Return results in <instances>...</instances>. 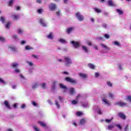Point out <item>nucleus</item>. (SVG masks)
<instances>
[{
	"label": "nucleus",
	"mask_w": 131,
	"mask_h": 131,
	"mask_svg": "<svg viewBox=\"0 0 131 131\" xmlns=\"http://www.w3.org/2000/svg\"><path fill=\"white\" fill-rule=\"evenodd\" d=\"M64 62L66 66H70L72 64V60L71 58L69 56H65L64 58Z\"/></svg>",
	"instance_id": "1"
},
{
	"label": "nucleus",
	"mask_w": 131,
	"mask_h": 131,
	"mask_svg": "<svg viewBox=\"0 0 131 131\" xmlns=\"http://www.w3.org/2000/svg\"><path fill=\"white\" fill-rule=\"evenodd\" d=\"M64 102V98L61 96H58L57 99L55 101V105L57 108H60V103Z\"/></svg>",
	"instance_id": "2"
},
{
	"label": "nucleus",
	"mask_w": 131,
	"mask_h": 131,
	"mask_svg": "<svg viewBox=\"0 0 131 131\" xmlns=\"http://www.w3.org/2000/svg\"><path fill=\"white\" fill-rule=\"evenodd\" d=\"M71 43L73 47L75 48V49H79V47H80V43H79V42L71 41Z\"/></svg>",
	"instance_id": "3"
},
{
	"label": "nucleus",
	"mask_w": 131,
	"mask_h": 131,
	"mask_svg": "<svg viewBox=\"0 0 131 131\" xmlns=\"http://www.w3.org/2000/svg\"><path fill=\"white\" fill-rule=\"evenodd\" d=\"M65 80L68 82H71V83H73L74 84H76V83H77V81H76V80H74V79L70 77H66Z\"/></svg>",
	"instance_id": "4"
},
{
	"label": "nucleus",
	"mask_w": 131,
	"mask_h": 131,
	"mask_svg": "<svg viewBox=\"0 0 131 131\" xmlns=\"http://www.w3.org/2000/svg\"><path fill=\"white\" fill-rule=\"evenodd\" d=\"M39 23L40 24L41 26H42V27H48V24L46 22V21L43 19H40Z\"/></svg>",
	"instance_id": "5"
},
{
	"label": "nucleus",
	"mask_w": 131,
	"mask_h": 131,
	"mask_svg": "<svg viewBox=\"0 0 131 131\" xmlns=\"http://www.w3.org/2000/svg\"><path fill=\"white\" fill-rule=\"evenodd\" d=\"M49 8L50 11H54L57 9V5L55 4L51 3L50 4Z\"/></svg>",
	"instance_id": "6"
},
{
	"label": "nucleus",
	"mask_w": 131,
	"mask_h": 131,
	"mask_svg": "<svg viewBox=\"0 0 131 131\" xmlns=\"http://www.w3.org/2000/svg\"><path fill=\"white\" fill-rule=\"evenodd\" d=\"M94 110H95L96 112L98 113V114H100V115L103 114V111H102L101 109H100V107L98 106H95L94 107Z\"/></svg>",
	"instance_id": "7"
},
{
	"label": "nucleus",
	"mask_w": 131,
	"mask_h": 131,
	"mask_svg": "<svg viewBox=\"0 0 131 131\" xmlns=\"http://www.w3.org/2000/svg\"><path fill=\"white\" fill-rule=\"evenodd\" d=\"M116 105H118L121 107H126V106H127V103L123 102V101H118L116 103Z\"/></svg>",
	"instance_id": "8"
},
{
	"label": "nucleus",
	"mask_w": 131,
	"mask_h": 131,
	"mask_svg": "<svg viewBox=\"0 0 131 131\" xmlns=\"http://www.w3.org/2000/svg\"><path fill=\"white\" fill-rule=\"evenodd\" d=\"M69 93L70 95H71L72 96H74L75 94H76V92L75 91V89L73 88H71L69 89Z\"/></svg>",
	"instance_id": "9"
},
{
	"label": "nucleus",
	"mask_w": 131,
	"mask_h": 131,
	"mask_svg": "<svg viewBox=\"0 0 131 131\" xmlns=\"http://www.w3.org/2000/svg\"><path fill=\"white\" fill-rule=\"evenodd\" d=\"M102 102L103 104H104V105H106V106H110V105H111V101H108L106 98L102 99Z\"/></svg>",
	"instance_id": "10"
},
{
	"label": "nucleus",
	"mask_w": 131,
	"mask_h": 131,
	"mask_svg": "<svg viewBox=\"0 0 131 131\" xmlns=\"http://www.w3.org/2000/svg\"><path fill=\"white\" fill-rule=\"evenodd\" d=\"M59 85L60 88L63 90V92H64V93H67V92H68V88L66 87V86L63 85L62 84H60Z\"/></svg>",
	"instance_id": "11"
},
{
	"label": "nucleus",
	"mask_w": 131,
	"mask_h": 131,
	"mask_svg": "<svg viewBox=\"0 0 131 131\" xmlns=\"http://www.w3.org/2000/svg\"><path fill=\"white\" fill-rule=\"evenodd\" d=\"M79 76L82 78L83 79H85V78H88V75L84 73H80L79 74Z\"/></svg>",
	"instance_id": "12"
},
{
	"label": "nucleus",
	"mask_w": 131,
	"mask_h": 131,
	"mask_svg": "<svg viewBox=\"0 0 131 131\" xmlns=\"http://www.w3.org/2000/svg\"><path fill=\"white\" fill-rule=\"evenodd\" d=\"M57 83H58V82L57 81H54L53 82L51 88L52 91H54L55 89H56V85H57Z\"/></svg>",
	"instance_id": "13"
},
{
	"label": "nucleus",
	"mask_w": 131,
	"mask_h": 131,
	"mask_svg": "<svg viewBox=\"0 0 131 131\" xmlns=\"http://www.w3.org/2000/svg\"><path fill=\"white\" fill-rule=\"evenodd\" d=\"M8 49H9V50H11V51H13L14 52H16L17 51V48L13 46H8Z\"/></svg>",
	"instance_id": "14"
},
{
	"label": "nucleus",
	"mask_w": 131,
	"mask_h": 131,
	"mask_svg": "<svg viewBox=\"0 0 131 131\" xmlns=\"http://www.w3.org/2000/svg\"><path fill=\"white\" fill-rule=\"evenodd\" d=\"M47 37L49 39H54V34L51 32L48 35H47Z\"/></svg>",
	"instance_id": "15"
},
{
	"label": "nucleus",
	"mask_w": 131,
	"mask_h": 131,
	"mask_svg": "<svg viewBox=\"0 0 131 131\" xmlns=\"http://www.w3.org/2000/svg\"><path fill=\"white\" fill-rule=\"evenodd\" d=\"M113 45L114 46H116V47H121V43H120V42H118L117 41H114L113 42Z\"/></svg>",
	"instance_id": "16"
},
{
	"label": "nucleus",
	"mask_w": 131,
	"mask_h": 131,
	"mask_svg": "<svg viewBox=\"0 0 131 131\" xmlns=\"http://www.w3.org/2000/svg\"><path fill=\"white\" fill-rule=\"evenodd\" d=\"M118 115L122 119H125V115L123 113H119Z\"/></svg>",
	"instance_id": "17"
},
{
	"label": "nucleus",
	"mask_w": 131,
	"mask_h": 131,
	"mask_svg": "<svg viewBox=\"0 0 131 131\" xmlns=\"http://www.w3.org/2000/svg\"><path fill=\"white\" fill-rule=\"evenodd\" d=\"M38 123L40 124L41 126H42V127H47V124L42 121H39Z\"/></svg>",
	"instance_id": "18"
},
{
	"label": "nucleus",
	"mask_w": 131,
	"mask_h": 131,
	"mask_svg": "<svg viewBox=\"0 0 131 131\" xmlns=\"http://www.w3.org/2000/svg\"><path fill=\"white\" fill-rule=\"evenodd\" d=\"M19 66V64L17 62H13L11 64V67L12 68H17Z\"/></svg>",
	"instance_id": "19"
},
{
	"label": "nucleus",
	"mask_w": 131,
	"mask_h": 131,
	"mask_svg": "<svg viewBox=\"0 0 131 131\" xmlns=\"http://www.w3.org/2000/svg\"><path fill=\"white\" fill-rule=\"evenodd\" d=\"M38 86V83H34L32 85V88L33 90H35V89H37Z\"/></svg>",
	"instance_id": "20"
},
{
	"label": "nucleus",
	"mask_w": 131,
	"mask_h": 131,
	"mask_svg": "<svg viewBox=\"0 0 131 131\" xmlns=\"http://www.w3.org/2000/svg\"><path fill=\"white\" fill-rule=\"evenodd\" d=\"M58 40L61 43H66V42H67V41H66V40L63 38H59Z\"/></svg>",
	"instance_id": "21"
},
{
	"label": "nucleus",
	"mask_w": 131,
	"mask_h": 131,
	"mask_svg": "<svg viewBox=\"0 0 131 131\" xmlns=\"http://www.w3.org/2000/svg\"><path fill=\"white\" fill-rule=\"evenodd\" d=\"M94 10L96 13H97L98 14H100V13L102 12V10L99 8H94Z\"/></svg>",
	"instance_id": "22"
},
{
	"label": "nucleus",
	"mask_w": 131,
	"mask_h": 131,
	"mask_svg": "<svg viewBox=\"0 0 131 131\" xmlns=\"http://www.w3.org/2000/svg\"><path fill=\"white\" fill-rule=\"evenodd\" d=\"M74 28H69L68 29H67V33H68L69 34L70 33H71V32H72V31H73Z\"/></svg>",
	"instance_id": "23"
},
{
	"label": "nucleus",
	"mask_w": 131,
	"mask_h": 131,
	"mask_svg": "<svg viewBox=\"0 0 131 131\" xmlns=\"http://www.w3.org/2000/svg\"><path fill=\"white\" fill-rule=\"evenodd\" d=\"M82 49L85 53H88V52H89V49L86 46H82Z\"/></svg>",
	"instance_id": "24"
},
{
	"label": "nucleus",
	"mask_w": 131,
	"mask_h": 131,
	"mask_svg": "<svg viewBox=\"0 0 131 131\" xmlns=\"http://www.w3.org/2000/svg\"><path fill=\"white\" fill-rule=\"evenodd\" d=\"M4 104H5L6 107H7V108L8 109H11V107L10 106V104H9V102H8L7 101H5L4 102Z\"/></svg>",
	"instance_id": "25"
},
{
	"label": "nucleus",
	"mask_w": 131,
	"mask_h": 131,
	"mask_svg": "<svg viewBox=\"0 0 131 131\" xmlns=\"http://www.w3.org/2000/svg\"><path fill=\"white\" fill-rule=\"evenodd\" d=\"M24 32V30H23V29H18L17 30V33L18 34L22 35L23 34Z\"/></svg>",
	"instance_id": "26"
},
{
	"label": "nucleus",
	"mask_w": 131,
	"mask_h": 131,
	"mask_svg": "<svg viewBox=\"0 0 131 131\" xmlns=\"http://www.w3.org/2000/svg\"><path fill=\"white\" fill-rule=\"evenodd\" d=\"M0 83L3 85H6V84H7V82L5 81L2 78H0Z\"/></svg>",
	"instance_id": "27"
},
{
	"label": "nucleus",
	"mask_w": 131,
	"mask_h": 131,
	"mask_svg": "<svg viewBox=\"0 0 131 131\" xmlns=\"http://www.w3.org/2000/svg\"><path fill=\"white\" fill-rule=\"evenodd\" d=\"M88 67L91 68V69H95V68H96V66L92 63L88 64Z\"/></svg>",
	"instance_id": "28"
},
{
	"label": "nucleus",
	"mask_w": 131,
	"mask_h": 131,
	"mask_svg": "<svg viewBox=\"0 0 131 131\" xmlns=\"http://www.w3.org/2000/svg\"><path fill=\"white\" fill-rule=\"evenodd\" d=\"M107 4L109 6H112V7H115V5L113 4V1L110 0L108 1Z\"/></svg>",
	"instance_id": "29"
},
{
	"label": "nucleus",
	"mask_w": 131,
	"mask_h": 131,
	"mask_svg": "<svg viewBox=\"0 0 131 131\" xmlns=\"http://www.w3.org/2000/svg\"><path fill=\"white\" fill-rule=\"evenodd\" d=\"M25 50L26 51H30V50H33V48L30 46H26L25 47Z\"/></svg>",
	"instance_id": "30"
},
{
	"label": "nucleus",
	"mask_w": 131,
	"mask_h": 131,
	"mask_svg": "<svg viewBox=\"0 0 131 131\" xmlns=\"http://www.w3.org/2000/svg\"><path fill=\"white\" fill-rule=\"evenodd\" d=\"M126 101H127L128 102H129L130 103H131V96L130 95H128L126 97Z\"/></svg>",
	"instance_id": "31"
},
{
	"label": "nucleus",
	"mask_w": 131,
	"mask_h": 131,
	"mask_svg": "<svg viewBox=\"0 0 131 131\" xmlns=\"http://www.w3.org/2000/svg\"><path fill=\"white\" fill-rule=\"evenodd\" d=\"M118 67L120 70H122V69H123V64H122V63H119Z\"/></svg>",
	"instance_id": "32"
},
{
	"label": "nucleus",
	"mask_w": 131,
	"mask_h": 131,
	"mask_svg": "<svg viewBox=\"0 0 131 131\" xmlns=\"http://www.w3.org/2000/svg\"><path fill=\"white\" fill-rule=\"evenodd\" d=\"M15 0H10L9 2L8 6L9 7H12L13 6V4H14V2Z\"/></svg>",
	"instance_id": "33"
},
{
	"label": "nucleus",
	"mask_w": 131,
	"mask_h": 131,
	"mask_svg": "<svg viewBox=\"0 0 131 131\" xmlns=\"http://www.w3.org/2000/svg\"><path fill=\"white\" fill-rule=\"evenodd\" d=\"M86 120L85 119H82L80 121V124H83L85 123Z\"/></svg>",
	"instance_id": "34"
},
{
	"label": "nucleus",
	"mask_w": 131,
	"mask_h": 131,
	"mask_svg": "<svg viewBox=\"0 0 131 131\" xmlns=\"http://www.w3.org/2000/svg\"><path fill=\"white\" fill-rule=\"evenodd\" d=\"M100 46H101V47L104 49H105V50H110V49L104 44H100Z\"/></svg>",
	"instance_id": "35"
},
{
	"label": "nucleus",
	"mask_w": 131,
	"mask_h": 131,
	"mask_svg": "<svg viewBox=\"0 0 131 131\" xmlns=\"http://www.w3.org/2000/svg\"><path fill=\"white\" fill-rule=\"evenodd\" d=\"M37 12L38 14H42V12H43V9H42V8L38 9Z\"/></svg>",
	"instance_id": "36"
},
{
	"label": "nucleus",
	"mask_w": 131,
	"mask_h": 131,
	"mask_svg": "<svg viewBox=\"0 0 131 131\" xmlns=\"http://www.w3.org/2000/svg\"><path fill=\"white\" fill-rule=\"evenodd\" d=\"M113 127H114V124H111L107 126V129H108L109 130H110V129H112V128H113Z\"/></svg>",
	"instance_id": "37"
},
{
	"label": "nucleus",
	"mask_w": 131,
	"mask_h": 131,
	"mask_svg": "<svg viewBox=\"0 0 131 131\" xmlns=\"http://www.w3.org/2000/svg\"><path fill=\"white\" fill-rule=\"evenodd\" d=\"M19 77L21 80H26V78H25V77H24V76H23V75H22L21 74L19 75Z\"/></svg>",
	"instance_id": "38"
},
{
	"label": "nucleus",
	"mask_w": 131,
	"mask_h": 131,
	"mask_svg": "<svg viewBox=\"0 0 131 131\" xmlns=\"http://www.w3.org/2000/svg\"><path fill=\"white\" fill-rule=\"evenodd\" d=\"M117 12L119 14V15H122L123 14V11L120 9H117Z\"/></svg>",
	"instance_id": "39"
},
{
	"label": "nucleus",
	"mask_w": 131,
	"mask_h": 131,
	"mask_svg": "<svg viewBox=\"0 0 131 131\" xmlns=\"http://www.w3.org/2000/svg\"><path fill=\"white\" fill-rule=\"evenodd\" d=\"M0 41L2 42H5V41H6V38L3 36H0Z\"/></svg>",
	"instance_id": "40"
},
{
	"label": "nucleus",
	"mask_w": 131,
	"mask_h": 131,
	"mask_svg": "<svg viewBox=\"0 0 131 131\" xmlns=\"http://www.w3.org/2000/svg\"><path fill=\"white\" fill-rule=\"evenodd\" d=\"M11 26V23L8 22L6 25L5 28H7V29H9L10 28V27Z\"/></svg>",
	"instance_id": "41"
},
{
	"label": "nucleus",
	"mask_w": 131,
	"mask_h": 131,
	"mask_svg": "<svg viewBox=\"0 0 131 131\" xmlns=\"http://www.w3.org/2000/svg\"><path fill=\"white\" fill-rule=\"evenodd\" d=\"M83 107H87L90 106V104L88 102H85L84 103H83L82 104Z\"/></svg>",
	"instance_id": "42"
},
{
	"label": "nucleus",
	"mask_w": 131,
	"mask_h": 131,
	"mask_svg": "<svg viewBox=\"0 0 131 131\" xmlns=\"http://www.w3.org/2000/svg\"><path fill=\"white\" fill-rule=\"evenodd\" d=\"M113 120V118H111L110 119H106L105 122L106 123H110Z\"/></svg>",
	"instance_id": "43"
},
{
	"label": "nucleus",
	"mask_w": 131,
	"mask_h": 131,
	"mask_svg": "<svg viewBox=\"0 0 131 131\" xmlns=\"http://www.w3.org/2000/svg\"><path fill=\"white\" fill-rule=\"evenodd\" d=\"M0 20H1V22H2V23H5L6 22V18H5L4 17H1Z\"/></svg>",
	"instance_id": "44"
},
{
	"label": "nucleus",
	"mask_w": 131,
	"mask_h": 131,
	"mask_svg": "<svg viewBox=\"0 0 131 131\" xmlns=\"http://www.w3.org/2000/svg\"><path fill=\"white\" fill-rule=\"evenodd\" d=\"M77 20H78V21H83L84 18H83V17H77Z\"/></svg>",
	"instance_id": "45"
},
{
	"label": "nucleus",
	"mask_w": 131,
	"mask_h": 131,
	"mask_svg": "<svg viewBox=\"0 0 131 131\" xmlns=\"http://www.w3.org/2000/svg\"><path fill=\"white\" fill-rule=\"evenodd\" d=\"M107 84L108 86H110V88H112V86H113V84H112V83L110 81H108L107 82Z\"/></svg>",
	"instance_id": "46"
},
{
	"label": "nucleus",
	"mask_w": 131,
	"mask_h": 131,
	"mask_svg": "<svg viewBox=\"0 0 131 131\" xmlns=\"http://www.w3.org/2000/svg\"><path fill=\"white\" fill-rule=\"evenodd\" d=\"M116 126L118 127L120 129V130H121L122 129V127H121V125L120 124H116Z\"/></svg>",
	"instance_id": "47"
},
{
	"label": "nucleus",
	"mask_w": 131,
	"mask_h": 131,
	"mask_svg": "<svg viewBox=\"0 0 131 131\" xmlns=\"http://www.w3.org/2000/svg\"><path fill=\"white\" fill-rule=\"evenodd\" d=\"M27 63L28 64L29 66L32 67L33 66V62L32 61H27Z\"/></svg>",
	"instance_id": "48"
},
{
	"label": "nucleus",
	"mask_w": 131,
	"mask_h": 131,
	"mask_svg": "<svg viewBox=\"0 0 131 131\" xmlns=\"http://www.w3.org/2000/svg\"><path fill=\"white\" fill-rule=\"evenodd\" d=\"M82 114H83V113L81 112H78L76 113L77 116H81Z\"/></svg>",
	"instance_id": "49"
},
{
	"label": "nucleus",
	"mask_w": 131,
	"mask_h": 131,
	"mask_svg": "<svg viewBox=\"0 0 131 131\" xmlns=\"http://www.w3.org/2000/svg\"><path fill=\"white\" fill-rule=\"evenodd\" d=\"M33 129H34V130L35 131H41L37 126H33Z\"/></svg>",
	"instance_id": "50"
},
{
	"label": "nucleus",
	"mask_w": 131,
	"mask_h": 131,
	"mask_svg": "<svg viewBox=\"0 0 131 131\" xmlns=\"http://www.w3.org/2000/svg\"><path fill=\"white\" fill-rule=\"evenodd\" d=\"M108 96H109L110 98H111L112 99L114 98V95H113V94H112L111 93H110L108 94Z\"/></svg>",
	"instance_id": "51"
},
{
	"label": "nucleus",
	"mask_w": 131,
	"mask_h": 131,
	"mask_svg": "<svg viewBox=\"0 0 131 131\" xmlns=\"http://www.w3.org/2000/svg\"><path fill=\"white\" fill-rule=\"evenodd\" d=\"M105 38H106V39H108V38H110V36L108 34H105L104 35Z\"/></svg>",
	"instance_id": "52"
},
{
	"label": "nucleus",
	"mask_w": 131,
	"mask_h": 131,
	"mask_svg": "<svg viewBox=\"0 0 131 131\" xmlns=\"http://www.w3.org/2000/svg\"><path fill=\"white\" fill-rule=\"evenodd\" d=\"M76 17H82V16L80 14V13L77 12L76 14Z\"/></svg>",
	"instance_id": "53"
},
{
	"label": "nucleus",
	"mask_w": 131,
	"mask_h": 131,
	"mask_svg": "<svg viewBox=\"0 0 131 131\" xmlns=\"http://www.w3.org/2000/svg\"><path fill=\"white\" fill-rule=\"evenodd\" d=\"M16 11H20V10H21V7H20V6H16L15 7Z\"/></svg>",
	"instance_id": "54"
},
{
	"label": "nucleus",
	"mask_w": 131,
	"mask_h": 131,
	"mask_svg": "<svg viewBox=\"0 0 131 131\" xmlns=\"http://www.w3.org/2000/svg\"><path fill=\"white\" fill-rule=\"evenodd\" d=\"M32 57H33V58H34V59H38V56L35 54H32Z\"/></svg>",
	"instance_id": "55"
},
{
	"label": "nucleus",
	"mask_w": 131,
	"mask_h": 131,
	"mask_svg": "<svg viewBox=\"0 0 131 131\" xmlns=\"http://www.w3.org/2000/svg\"><path fill=\"white\" fill-rule=\"evenodd\" d=\"M32 104L35 107H36V106H37V103L35 102V101H32Z\"/></svg>",
	"instance_id": "56"
},
{
	"label": "nucleus",
	"mask_w": 131,
	"mask_h": 131,
	"mask_svg": "<svg viewBox=\"0 0 131 131\" xmlns=\"http://www.w3.org/2000/svg\"><path fill=\"white\" fill-rule=\"evenodd\" d=\"M41 86H42V88H43V89H47V85H46V83H42Z\"/></svg>",
	"instance_id": "57"
},
{
	"label": "nucleus",
	"mask_w": 131,
	"mask_h": 131,
	"mask_svg": "<svg viewBox=\"0 0 131 131\" xmlns=\"http://www.w3.org/2000/svg\"><path fill=\"white\" fill-rule=\"evenodd\" d=\"M72 104H73V105H76V104H77V101H76V100H73L72 101Z\"/></svg>",
	"instance_id": "58"
},
{
	"label": "nucleus",
	"mask_w": 131,
	"mask_h": 131,
	"mask_svg": "<svg viewBox=\"0 0 131 131\" xmlns=\"http://www.w3.org/2000/svg\"><path fill=\"white\" fill-rule=\"evenodd\" d=\"M125 131H128V124H127L124 128Z\"/></svg>",
	"instance_id": "59"
},
{
	"label": "nucleus",
	"mask_w": 131,
	"mask_h": 131,
	"mask_svg": "<svg viewBox=\"0 0 131 131\" xmlns=\"http://www.w3.org/2000/svg\"><path fill=\"white\" fill-rule=\"evenodd\" d=\"M14 72H15V73H20V70L16 69L15 70Z\"/></svg>",
	"instance_id": "60"
},
{
	"label": "nucleus",
	"mask_w": 131,
	"mask_h": 131,
	"mask_svg": "<svg viewBox=\"0 0 131 131\" xmlns=\"http://www.w3.org/2000/svg\"><path fill=\"white\" fill-rule=\"evenodd\" d=\"M12 38H14V39H17L18 38V36H17V35H13L12 36Z\"/></svg>",
	"instance_id": "61"
},
{
	"label": "nucleus",
	"mask_w": 131,
	"mask_h": 131,
	"mask_svg": "<svg viewBox=\"0 0 131 131\" xmlns=\"http://www.w3.org/2000/svg\"><path fill=\"white\" fill-rule=\"evenodd\" d=\"M20 45H25L26 43V40H22L20 42Z\"/></svg>",
	"instance_id": "62"
},
{
	"label": "nucleus",
	"mask_w": 131,
	"mask_h": 131,
	"mask_svg": "<svg viewBox=\"0 0 131 131\" xmlns=\"http://www.w3.org/2000/svg\"><path fill=\"white\" fill-rule=\"evenodd\" d=\"M102 27L103 28H107L108 26H107V25L106 24H102Z\"/></svg>",
	"instance_id": "63"
},
{
	"label": "nucleus",
	"mask_w": 131,
	"mask_h": 131,
	"mask_svg": "<svg viewBox=\"0 0 131 131\" xmlns=\"http://www.w3.org/2000/svg\"><path fill=\"white\" fill-rule=\"evenodd\" d=\"M57 16H60L61 15V11L59 10L58 11L56 12Z\"/></svg>",
	"instance_id": "64"
}]
</instances>
